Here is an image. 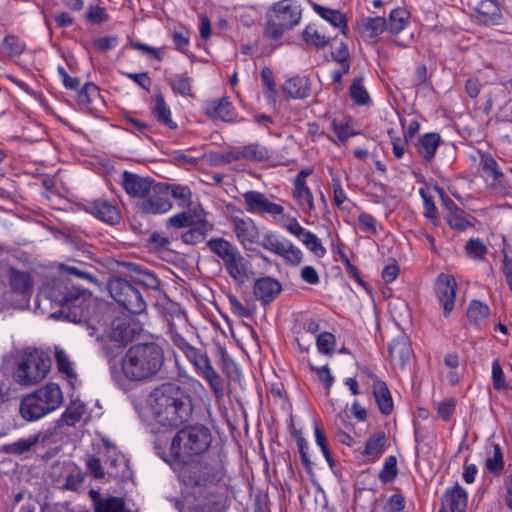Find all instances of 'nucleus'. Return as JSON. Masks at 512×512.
Wrapping results in <instances>:
<instances>
[{
    "label": "nucleus",
    "instance_id": "36",
    "mask_svg": "<svg viewBox=\"0 0 512 512\" xmlns=\"http://www.w3.org/2000/svg\"><path fill=\"white\" fill-rule=\"evenodd\" d=\"M313 10L324 20L329 22L334 27H339L346 29L347 21L345 16L339 11L335 9H330L324 7L317 3H312Z\"/></svg>",
    "mask_w": 512,
    "mask_h": 512
},
{
    "label": "nucleus",
    "instance_id": "13",
    "mask_svg": "<svg viewBox=\"0 0 512 512\" xmlns=\"http://www.w3.org/2000/svg\"><path fill=\"white\" fill-rule=\"evenodd\" d=\"M169 187L164 183H157L149 194L145 195L140 201H136L137 208L145 214H163L172 208V203L168 198Z\"/></svg>",
    "mask_w": 512,
    "mask_h": 512
},
{
    "label": "nucleus",
    "instance_id": "24",
    "mask_svg": "<svg viewBox=\"0 0 512 512\" xmlns=\"http://www.w3.org/2000/svg\"><path fill=\"white\" fill-rule=\"evenodd\" d=\"M391 360L403 368L412 355V349L406 336H399L392 340L389 345Z\"/></svg>",
    "mask_w": 512,
    "mask_h": 512
},
{
    "label": "nucleus",
    "instance_id": "31",
    "mask_svg": "<svg viewBox=\"0 0 512 512\" xmlns=\"http://www.w3.org/2000/svg\"><path fill=\"white\" fill-rule=\"evenodd\" d=\"M154 117L163 125L170 129H176L177 124L171 118V110L167 105L163 95L158 93L155 96V105L152 109Z\"/></svg>",
    "mask_w": 512,
    "mask_h": 512
},
{
    "label": "nucleus",
    "instance_id": "27",
    "mask_svg": "<svg viewBox=\"0 0 512 512\" xmlns=\"http://www.w3.org/2000/svg\"><path fill=\"white\" fill-rule=\"evenodd\" d=\"M440 142L438 133L424 134L416 143L417 152L426 162H430L434 158Z\"/></svg>",
    "mask_w": 512,
    "mask_h": 512
},
{
    "label": "nucleus",
    "instance_id": "41",
    "mask_svg": "<svg viewBox=\"0 0 512 512\" xmlns=\"http://www.w3.org/2000/svg\"><path fill=\"white\" fill-rule=\"evenodd\" d=\"M489 314V307L478 300L471 301L467 309V317L469 321L477 326L480 325V323L485 320Z\"/></svg>",
    "mask_w": 512,
    "mask_h": 512
},
{
    "label": "nucleus",
    "instance_id": "56",
    "mask_svg": "<svg viewBox=\"0 0 512 512\" xmlns=\"http://www.w3.org/2000/svg\"><path fill=\"white\" fill-rule=\"evenodd\" d=\"M171 195L180 200L181 206H187L191 202L192 193L187 186L182 185H168Z\"/></svg>",
    "mask_w": 512,
    "mask_h": 512
},
{
    "label": "nucleus",
    "instance_id": "19",
    "mask_svg": "<svg viewBox=\"0 0 512 512\" xmlns=\"http://www.w3.org/2000/svg\"><path fill=\"white\" fill-rule=\"evenodd\" d=\"M53 431L43 430L39 431L28 438H21L13 443L6 444L3 447V451L10 455L20 456L27 452L32 451L38 444L46 443L52 436Z\"/></svg>",
    "mask_w": 512,
    "mask_h": 512
},
{
    "label": "nucleus",
    "instance_id": "9",
    "mask_svg": "<svg viewBox=\"0 0 512 512\" xmlns=\"http://www.w3.org/2000/svg\"><path fill=\"white\" fill-rule=\"evenodd\" d=\"M141 331L142 325L131 316L123 315L112 320L103 335V351L109 364Z\"/></svg>",
    "mask_w": 512,
    "mask_h": 512
},
{
    "label": "nucleus",
    "instance_id": "25",
    "mask_svg": "<svg viewBox=\"0 0 512 512\" xmlns=\"http://www.w3.org/2000/svg\"><path fill=\"white\" fill-rule=\"evenodd\" d=\"M9 281L12 291L22 296H29L33 291V282L28 272L9 269Z\"/></svg>",
    "mask_w": 512,
    "mask_h": 512
},
{
    "label": "nucleus",
    "instance_id": "22",
    "mask_svg": "<svg viewBox=\"0 0 512 512\" xmlns=\"http://www.w3.org/2000/svg\"><path fill=\"white\" fill-rule=\"evenodd\" d=\"M88 211L99 220L110 225L118 224L121 219L118 208L110 202L102 199L89 203Z\"/></svg>",
    "mask_w": 512,
    "mask_h": 512
},
{
    "label": "nucleus",
    "instance_id": "2",
    "mask_svg": "<svg viewBox=\"0 0 512 512\" xmlns=\"http://www.w3.org/2000/svg\"><path fill=\"white\" fill-rule=\"evenodd\" d=\"M164 364V351L155 342L132 345L121 359L119 369L113 361L110 363L112 378L119 384L124 379L131 382L146 381L155 376Z\"/></svg>",
    "mask_w": 512,
    "mask_h": 512
},
{
    "label": "nucleus",
    "instance_id": "8",
    "mask_svg": "<svg viewBox=\"0 0 512 512\" xmlns=\"http://www.w3.org/2000/svg\"><path fill=\"white\" fill-rule=\"evenodd\" d=\"M50 368L51 359L45 352L25 349L17 357L13 378L21 386L36 385L46 378Z\"/></svg>",
    "mask_w": 512,
    "mask_h": 512
},
{
    "label": "nucleus",
    "instance_id": "51",
    "mask_svg": "<svg viewBox=\"0 0 512 512\" xmlns=\"http://www.w3.org/2000/svg\"><path fill=\"white\" fill-rule=\"evenodd\" d=\"M261 80L263 83V87L265 89L266 97L271 101H275L277 90H276V84H275L274 78H273V73L270 68H268V67L262 68Z\"/></svg>",
    "mask_w": 512,
    "mask_h": 512
},
{
    "label": "nucleus",
    "instance_id": "28",
    "mask_svg": "<svg viewBox=\"0 0 512 512\" xmlns=\"http://www.w3.org/2000/svg\"><path fill=\"white\" fill-rule=\"evenodd\" d=\"M206 245L212 253L222 260L223 264L239 251L236 246L222 237L212 238L207 241Z\"/></svg>",
    "mask_w": 512,
    "mask_h": 512
},
{
    "label": "nucleus",
    "instance_id": "21",
    "mask_svg": "<svg viewBox=\"0 0 512 512\" xmlns=\"http://www.w3.org/2000/svg\"><path fill=\"white\" fill-rule=\"evenodd\" d=\"M227 274L238 284L242 285L252 275L250 262L238 251L225 264Z\"/></svg>",
    "mask_w": 512,
    "mask_h": 512
},
{
    "label": "nucleus",
    "instance_id": "12",
    "mask_svg": "<svg viewBox=\"0 0 512 512\" xmlns=\"http://www.w3.org/2000/svg\"><path fill=\"white\" fill-rule=\"evenodd\" d=\"M224 476L223 466L220 464H195L182 473L185 484L189 486H206L222 480Z\"/></svg>",
    "mask_w": 512,
    "mask_h": 512
},
{
    "label": "nucleus",
    "instance_id": "55",
    "mask_svg": "<svg viewBox=\"0 0 512 512\" xmlns=\"http://www.w3.org/2000/svg\"><path fill=\"white\" fill-rule=\"evenodd\" d=\"M99 96L98 87L94 83H86L78 93V103L87 105Z\"/></svg>",
    "mask_w": 512,
    "mask_h": 512
},
{
    "label": "nucleus",
    "instance_id": "5",
    "mask_svg": "<svg viewBox=\"0 0 512 512\" xmlns=\"http://www.w3.org/2000/svg\"><path fill=\"white\" fill-rule=\"evenodd\" d=\"M63 403V393L56 383H48L24 396L19 404V414L27 422H35L58 409Z\"/></svg>",
    "mask_w": 512,
    "mask_h": 512
},
{
    "label": "nucleus",
    "instance_id": "57",
    "mask_svg": "<svg viewBox=\"0 0 512 512\" xmlns=\"http://www.w3.org/2000/svg\"><path fill=\"white\" fill-rule=\"evenodd\" d=\"M446 221L451 228L458 231H464L470 225L464 216V211L461 209L457 213L447 214Z\"/></svg>",
    "mask_w": 512,
    "mask_h": 512
},
{
    "label": "nucleus",
    "instance_id": "47",
    "mask_svg": "<svg viewBox=\"0 0 512 512\" xmlns=\"http://www.w3.org/2000/svg\"><path fill=\"white\" fill-rule=\"evenodd\" d=\"M1 49L10 57L19 56L25 49V43L14 35H8L3 39Z\"/></svg>",
    "mask_w": 512,
    "mask_h": 512
},
{
    "label": "nucleus",
    "instance_id": "58",
    "mask_svg": "<svg viewBox=\"0 0 512 512\" xmlns=\"http://www.w3.org/2000/svg\"><path fill=\"white\" fill-rule=\"evenodd\" d=\"M492 380L495 390L501 391L508 388L503 369L497 360L492 363Z\"/></svg>",
    "mask_w": 512,
    "mask_h": 512
},
{
    "label": "nucleus",
    "instance_id": "38",
    "mask_svg": "<svg viewBox=\"0 0 512 512\" xmlns=\"http://www.w3.org/2000/svg\"><path fill=\"white\" fill-rule=\"evenodd\" d=\"M409 18V14L405 9L397 8L391 11L389 15V19L387 21V30L392 34L400 33L405 26L407 25V21Z\"/></svg>",
    "mask_w": 512,
    "mask_h": 512
},
{
    "label": "nucleus",
    "instance_id": "63",
    "mask_svg": "<svg viewBox=\"0 0 512 512\" xmlns=\"http://www.w3.org/2000/svg\"><path fill=\"white\" fill-rule=\"evenodd\" d=\"M455 406H456V401L454 399H446L442 402H439L437 404V414L438 416L444 420V421H448L454 410H455Z\"/></svg>",
    "mask_w": 512,
    "mask_h": 512
},
{
    "label": "nucleus",
    "instance_id": "10",
    "mask_svg": "<svg viewBox=\"0 0 512 512\" xmlns=\"http://www.w3.org/2000/svg\"><path fill=\"white\" fill-rule=\"evenodd\" d=\"M110 296L133 315L146 311L147 304L141 292L132 283L121 277H112L108 284Z\"/></svg>",
    "mask_w": 512,
    "mask_h": 512
},
{
    "label": "nucleus",
    "instance_id": "20",
    "mask_svg": "<svg viewBox=\"0 0 512 512\" xmlns=\"http://www.w3.org/2000/svg\"><path fill=\"white\" fill-rule=\"evenodd\" d=\"M468 494L458 483L447 488L442 496V506L439 512H466Z\"/></svg>",
    "mask_w": 512,
    "mask_h": 512
},
{
    "label": "nucleus",
    "instance_id": "33",
    "mask_svg": "<svg viewBox=\"0 0 512 512\" xmlns=\"http://www.w3.org/2000/svg\"><path fill=\"white\" fill-rule=\"evenodd\" d=\"M387 21L382 17L364 18L359 23V30L363 36L374 38L387 30Z\"/></svg>",
    "mask_w": 512,
    "mask_h": 512
},
{
    "label": "nucleus",
    "instance_id": "17",
    "mask_svg": "<svg viewBox=\"0 0 512 512\" xmlns=\"http://www.w3.org/2000/svg\"><path fill=\"white\" fill-rule=\"evenodd\" d=\"M234 224L235 235L240 244L247 250H252V246L259 243V229L251 218H241L239 216H231Z\"/></svg>",
    "mask_w": 512,
    "mask_h": 512
},
{
    "label": "nucleus",
    "instance_id": "1",
    "mask_svg": "<svg viewBox=\"0 0 512 512\" xmlns=\"http://www.w3.org/2000/svg\"><path fill=\"white\" fill-rule=\"evenodd\" d=\"M147 405L155 423L165 428H177L188 422L193 414L192 397L180 385L172 382L153 389Z\"/></svg>",
    "mask_w": 512,
    "mask_h": 512
},
{
    "label": "nucleus",
    "instance_id": "30",
    "mask_svg": "<svg viewBox=\"0 0 512 512\" xmlns=\"http://www.w3.org/2000/svg\"><path fill=\"white\" fill-rule=\"evenodd\" d=\"M206 112L209 117L222 121L230 122L234 119L233 107L226 99L210 102L207 105Z\"/></svg>",
    "mask_w": 512,
    "mask_h": 512
},
{
    "label": "nucleus",
    "instance_id": "6",
    "mask_svg": "<svg viewBox=\"0 0 512 512\" xmlns=\"http://www.w3.org/2000/svg\"><path fill=\"white\" fill-rule=\"evenodd\" d=\"M212 443V433L208 427L195 424L179 430L171 442V455L178 461L186 463L194 456L205 453Z\"/></svg>",
    "mask_w": 512,
    "mask_h": 512
},
{
    "label": "nucleus",
    "instance_id": "45",
    "mask_svg": "<svg viewBox=\"0 0 512 512\" xmlns=\"http://www.w3.org/2000/svg\"><path fill=\"white\" fill-rule=\"evenodd\" d=\"M480 165L483 171L490 175L495 182L501 183V179L504 177V174L499 169L496 160L489 153L481 154Z\"/></svg>",
    "mask_w": 512,
    "mask_h": 512
},
{
    "label": "nucleus",
    "instance_id": "3",
    "mask_svg": "<svg viewBox=\"0 0 512 512\" xmlns=\"http://www.w3.org/2000/svg\"><path fill=\"white\" fill-rule=\"evenodd\" d=\"M44 296L60 307L59 313L71 322H81L84 307L91 302L88 289L77 285L73 279L59 276L43 290Z\"/></svg>",
    "mask_w": 512,
    "mask_h": 512
},
{
    "label": "nucleus",
    "instance_id": "34",
    "mask_svg": "<svg viewBox=\"0 0 512 512\" xmlns=\"http://www.w3.org/2000/svg\"><path fill=\"white\" fill-rule=\"evenodd\" d=\"M128 270L133 273L134 280L148 289L157 290L160 286V281L152 272L142 269L139 265L130 263Z\"/></svg>",
    "mask_w": 512,
    "mask_h": 512
},
{
    "label": "nucleus",
    "instance_id": "23",
    "mask_svg": "<svg viewBox=\"0 0 512 512\" xmlns=\"http://www.w3.org/2000/svg\"><path fill=\"white\" fill-rule=\"evenodd\" d=\"M281 289L282 287L277 280L271 277H263L256 280L253 292L255 297L260 300L261 303L267 304L274 300V298L281 292Z\"/></svg>",
    "mask_w": 512,
    "mask_h": 512
},
{
    "label": "nucleus",
    "instance_id": "7",
    "mask_svg": "<svg viewBox=\"0 0 512 512\" xmlns=\"http://www.w3.org/2000/svg\"><path fill=\"white\" fill-rule=\"evenodd\" d=\"M302 18V8L295 0H280L266 12L263 35L269 40H280L286 30L297 26Z\"/></svg>",
    "mask_w": 512,
    "mask_h": 512
},
{
    "label": "nucleus",
    "instance_id": "53",
    "mask_svg": "<svg viewBox=\"0 0 512 512\" xmlns=\"http://www.w3.org/2000/svg\"><path fill=\"white\" fill-rule=\"evenodd\" d=\"M243 159L263 161L267 158V150L259 144H250L241 149Z\"/></svg>",
    "mask_w": 512,
    "mask_h": 512
},
{
    "label": "nucleus",
    "instance_id": "59",
    "mask_svg": "<svg viewBox=\"0 0 512 512\" xmlns=\"http://www.w3.org/2000/svg\"><path fill=\"white\" fill-rule=\"evenodd\" d=\"M317 348L323 354H330L335 345V336L329 332H323L317 336Z\"/></svg>",
    "mask_w": 512,
    "mask_h": 512
},
{
    "label": "nucleus",
    "instance_id": "48",
    "mask_svg": "<svg viewBox=\"0 0 512 512\" xmlns=\"http://www.w3.org/2000/svg\"><path fill=\"white\" fill-rule=\"evenodd\" d=\"M125 510L124 499L115 496L105 497L103 502L95 507V512H124Z\"/></svg>",
    "mask_w": 512,
    "mask_h": 512
},
{
    "label": "nucleus",
    "instance_id": "42",
    "mask_svg": "<svg viewBox=\"0 0 512 512\" xmlns=\"http://www.w3.org/2000/svg\"><path fill=\"white\" fill-rule=\"evenodd\" d=\"M351 99L358 105H367L371 102L369 94L363 85V77L355 78L349 88Z\"/></svg>",
    "mask_w": 512,
    "mask_h": 512
},
{
    "label": "nucleus",
    "instance_id": "49",
    "mask_svg": "<svg viewBox=\"0 0 512 512\" xmlns=\"http://www.w3.org/2000/svg\"><path fill=\"white\" fill-rule=\"evenodd\" d=\"M398 474L397 459L391 455L385 459L382 470L379 473V479L382 483L392 482Z\"/></svg>",
    "mask_w": 512,
    "mask_h": 512
},
{
    "label": "nucleus",
    "instance_id": "46",
    "mask_svg": "<svg viewBox=\"0 0 512 512\" xmlns=\"http://www.w3.org/2000/svg\"><path fill=\"white\" fill-rule=\"evenodd\" d=\"M486 469L498 476L504 470V459L501 447L498 444L493 445V454L486 459Z\"/></svg>",
    "mask_w": 512,
    "mask_h": 512
},
{
    "label": "nucleus",
    "instance_id": "18",
    "mask_svg": "<svg viewBox=\"0 0 512 512\" xmlns=\"http://www.w3.org/2000/svg\"><path fill=\"white\" fill-rule=\"evenodd\" d=\"M121 184L126 193L140 201L145 195L149 194L150 190L157 184L153 179L148 177H141L137 174L125 171L122 174Z\"/></svg>",
    "mask_w": 512,
    "mask_h": 512
},
{
    "label": "nucleus",
    "instance_id": "60",
    "mask_svg": "<svg viewBox=\"0 0 512 512\" xmlns=\"http://www.w3.org/2000/svg\"><path fill=\"white\" fill-rule=\"evenodd\" d=\"M193 224V216L189 212H182L170 217L167 220V227L176 229L189 227Z\"/></svg>",
    "mask_w": 512,
    "mask_h": 512
},
{
    "label": "nucleus",
    "instance_id": "4",
    "mask_svg": "<svg viewBox=\"0 0 512 512\" xmlns=\"http://www.w3.org/2000/svg\"><path fill=\"white\" fill-rule=\"evenodd\" d=\"M168 333L173 343L184 353L187 360L194 366L197 374L209 385L217 399L224 396V385L220 375L213 368L208 355L191 346L177 331L172 322H168Z\"/></svg>",
    "mask_w": 512,
    "mask_h": 512
},
{
    "label": "nucleus",
    "instance_id": "39",
    "mask_svg": "<svg viewBox=\"0 0 512 512\" xmlns=\"http://www.w3.org/2000/svg\"><path fill=\"white\" fill-rule=\"evenodd\" d=\"M59 269L61 272L60 276L67 277V278H70V276H71V277H75L77 279L92 283L98 287L100 286V283L98 282L95 275L87 270H82L76 266L67 265V264H61L59 266Z\"/></svg>",
    "mask_w": 512,
    "mask_h": 512
},
{
    "label": "nucleus",
    "instance_id": "52",
    "mask_svg": "<svg viewBox=\"0 0 512 512\" xmlns=\"http://www.w3.org/2000/svg\"><path fill=\"white\" fill-rule=\"evenodd\" d=\"M55 360L58 370L61 373L65 374L69 378H74L76 376L72 364L64 350L58 348L56 349Z\"/></svg>",
    "mask_w": 512,
    "mask_h": 512
},
{
    "label": "nucleus",
    "instance_id": "44",
    "mask_svg": "<svg viewBox=\"0 0 512 512\" xmlns=\"http://www.w3.org/2000/svg\"><path fill=\"white\" fill-rule=\"evenodd\" d=\"M169 84L175 93L193 97L192 79L184 74H177L169 79Z\"/></svg>",
    "mask_w": 512,
    "mask_h": 512
},
{
    "label": "nucleus",
    "instance_id": "40",
    "mask_svg": "<svg viewBox=\"0 0 512 512\" xmlns=\"http://www.w3.org/2000/svg\"><path fill=\"white\" fill-rule=\"evenodd\" d=\"M386 436L382 431L374 433L366 442L364 455L379 457L385 449Z\"/></svg>",
    "mask_w": 512,
    "mask_h": 512
},
{
    "label": "nucleus",
    "instance_id": "62",
    "mask_svg": "<svg viewBox=\"0 0 512 512\" xmlns=\"http://www.w3.org/2000/svg\"><path fill=\"white\" fill-rule=\"evenodd\" d=\"M405 507V498L401 494L391 495L383 506L385 512H401Z\"/></svg>",
    "mask_w": 512,
    "mask_h": 512
},
{
    "label": "nucleus",
    "instance_id": "50",
    "mask_svg": "<svg viewBox=\"0 0 512 512\" xmlns=\"http://www.w3.org/2000/svg\"><path fill=\"white\" fill-rule=\"evenodd\" d=\"M301 241L316 257L322 258L326 254L325 247L314 233L308 231L304 238H301Z\"/></svg>",
    "mask_w": 512,
    "mask_h": 512
},
{
    "label": "nucleus",
    "instance_id": "54",
    "mask_svg": "<svg viewBox=\"0 0 512 512\" xmlns=\"http://www.w3.org/2000/svg\"><path fill=\"white\" fill-rule=\"evenodd\" d=\"M465 250L474 259H483L487 253V247L480 239H469Z\"/></svg>",
    "mask_w": 512,
    "mask_h": 512
},
{
    "label": "nucleus",
    "instance_id": "43",
    "mask_svg": "<svg viewBox=\"0 0 512 512\" xmlns=\"http://www.w3.org/2000/svg\"><path fill=\"white\" fill-rule=\"evenodd\" d=\"M303 40L316 48H324L328 45L330 38L321 34L314 25H308L302 32Z\"/></svg>",
    "mask_w": 512,
    "mask_h": 512
},
{
    "label": "nucleus",
    "instance_id": "61",
    "mask_svg": "<svg viewBox=\"0 0 512 512\" xmlns=\"http://www.w3.org/2000/svg\"><path fill=\"white\" fill-rule=\"evenodd\" d=\"M314 432H315V438H316L317 445L321 448V451L323 452V455L325 456V458H326L327 462L329 463V465L332 466L333 465V459H332L331 452H330V450L328 448V445H327V439H326L325 434L319 428L318 425H315Z\"/></svg>",
    "mask_w": 512,
    "mask_h": 512
},
{
    "label": "nucleus",
    "instance_id": "37",
    "mask_svg": "<svg viewBox=\"0 0 512 512\" xmlns=\"http://www.w3.org/2000/svg\"><path fill=\"white\" fill-rule=\"evenodd\" d=\"M292 195L302 209L308 212L315 210L314 197L307 185H294Z\"/></svg>",
    "mask_w": 512,
    "mask_h": 512
},
{
    "label": "nucleus",
    "instance_id": "14",
    "mask_svg": "<svg viewBox=\"0 0 512 512\" xmlns=\"http://www.w3.org/2000/svg\"><path fill=\"white\" fill-rule=\"evenodd\" d=\"M246 210L252 214H268L273 218L283 214L284 207L270 201L266 195L256 190H249L243 193Z\"/></svg>",
    "mask_w": 512,
    "mask_h": 512
},
{
    "label": "nucleus",
    "instance_id": "26",
    "mask_svg": "<svg viewBox=\"0 0 512 512\" xmlns=\"http://www.w3.org/2000/svg\"><path fill=\"white\" fill-rule=\"evenodd\" d=\"M282 90L292 99H305L311 92L309 80L299 76L287 79Z\"/></svg>",
    "mask_w": 512,
    "mask_h": 512
},
{
    "label": "nucleus",
    "instance_id": "32",
    "mask_svg": "<svg viewBox=\"0 0 512 512\" xmlns=\"http://www.w3.org/2000/svg\"><path fill=\"white\" fill-rule=\"evenodd\" d=\"M85 411L86 408L83 404L77 402L71 403L56 421L57 427L75 426L81 420Z\"/></svg>",
    "mask_w": 512,
    "mask_h": 512
},
{
    "label": "nucleus",
    "instance_id": "15",
    "mask_svg": "<svg viewBox=\"0 0 512 512\" xmlns=\"http://www.w3.org/2000/svg\"><path fill=\"white\" fill-rule=\"evenodd\" d=\"M246 210L252 214H268L273 218L283 214L284 207L270 201L266 195L256 190H249L243 193Z\"/></svg>",
    "mask_w": 512,
    "mask_h": 512
},
{
    "label": "nucleus",
    "instance_id": "64",
    "mask_svg": "<svg viewBox=\"0 0 512 512\" xmlns=\"http://www.w3.org/2000/svg\"><path fill=\"white\" fill-rule=\"evenodd\" d=\"M204 236L205 231L202 228L197 227L184 232L181 238L185 244L194 245L201 242L204 239Z\"/></svg>",
    "mask_w": 512,
    "mask_h": 512
},
{
    "label": "nucleus",
    "instance_id": "11",
    "mask_svg": "<svg viewBox=\"0 0 512 512\" xmlns=\"http://www.w3.org/2000/svg\"><path fill=\"white\" fill-rule=\"evenodd\" d=\"M260 244L265 250L282 257L287 265L298 266L303 260V253L297 246L274 232L263 235Z\"/></svg>",
    "mask_w": 512,
    "mask_h": 512
},
{
    "label": "nucleus",
    "instance_id": "29",
    "mask_svg": "<svg viewBox=\"0 0 512 512\" xmlns=\"http://www.w3.org/2000/svg\"><path fill=\"white\" fill-rule=\"evenodd\" d=\"M373 393L379 410L385 415L390 414L393 410V401L387 385L376 379L373 383Z\"/></svg>",
    "mask_w": 512,
    "mask_h": 512
},
{
    "label": "nucleus",
    "instance_id": "35",
    "mask_svg": "<svg viewBox=\"0 0 512 512\" xmlns=\"http://www.w3.org/2000/svg\"><path fill=\"white\" fill-rule=\"evenodd\" d=\"M476 10L484 23H496L502 17L501 10L494 0L480 1Z\"/></svg>",
    "mask_w": 512,
    "mask_h": 512
},
{
    "label": "nucleus",
    "instance_id": "16",
    "mask_svg": "<svg viewBox=\"0 0 512 512\" xmlns=\"http://www.w3.org/2000/svg\"><path fill=\"white\" fill-rule=\"evenodd\" d=\"M457 283L452 275L441 273L435 282V294L443 306L445 316L454 309Z\"/></svg>",
    "mask_w": 512,
    "mask_h": 512
}]
</instances>
